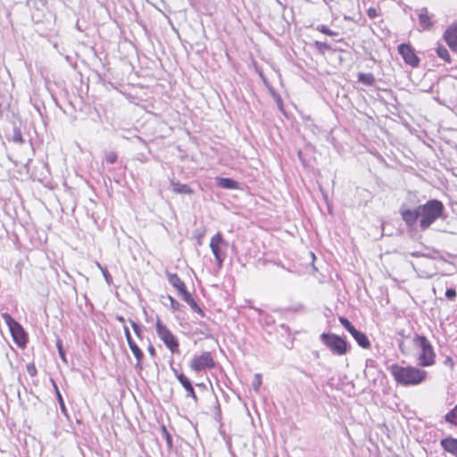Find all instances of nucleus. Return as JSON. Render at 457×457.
<instances>
[{
	"instance_id": "1",
	"label": "nucleus",
	"mask_w": 457,
	"mask_h": 457,
	"mask_svg": "<svg viewBox=\"0 0 457 457\" xmlns=\"http://www.w3.org/2000/svg\"><path fill=\"white\" fill-rule=\"evenodd\" d=\"M390 371L395 380L403 386H416L427 378V371L412 366L403 367L393 364Z\"/></svg>"
},
{
	"instance_id": "2",
	"label": "nucleus",
	"mask_w": 457,
	"mask_h": 457,
	"mask_svg": "<svg viewBox=\"0 0 457 457\" xmlns=\"http://www.w3.org/2000/svg\"><path fill=\"white\" fill-rule=\"evenodd\" d=\"M420 220V226L421 229H427L437 219L443 216L445 206L443 203L436 199L428 200L425 204L419 206Z\"/></svg>"
},
{
	"instance_id": "3",
	"label": "nucleus",
	"mask_w": 457,
	"mask_h": 457,
	"mask_svg": "<svg viewBox=\"0 0 457 457\" xmlns=\"http://www.w3.org/2000/svg\"><path fill=\"white\" fill-rule=\"evenodd\" d=\"M413 345L419 350L417 361L421 367H429L435 363L436 353L433 346L425 336L415 335Z\"/></svg>"
},
{
	"instance_id": "4",
	"label": "nucleus",
	"mask_w": 457,
	"mask_h": 457,
	"mask_svg": "<svg viewBox=\"0 0 457 457\" xmlns=\"http://www.w3.org/2000/svg\"><path fill=\"white\" fill-rule=\"evenodd\" d=\"M322 343L337 355H344L347 353V342L336 334L323 333L320 336Z\"/></svg>"
},
{
	"instance_id": "5",
	"label": "nucleus",
	"mask_w": 457,
	"mask_h": 457,
	"mask_svg": "<svg viewBox=\"0 0 457 457\" xmlns=\"http://www.w3.org/2000/svg\"><path fill=\"white\" fill-rule=\"evenodd\" d=\"M4 321L9 328V330L12 336L13 341L19 346H24L27 343L26 333L21 325L16 321L9 313H2Z\"/></svg>"
},
{
	"instance_id": "6",
	"label": "nucleus",
	"mask_w": 457,
	"mask_h": 457,
	"mask_svg": "<svg viewBox=\"0 0 457 457\" xmlns=\"http://www.w3.org/2000/svg\"><path fill=\"white\" fill-rule=\"evenodd\" d=\"M156 333L172 353H178L179 352L178 340L166 325L160 320V319H157L156 321Z\"/></svg>"
},
{
	"instance_id": "7",
	"label": "nucleus",
	"mask_w": 457,
	"mask_h": 457,
	"mask_svg": "<svg viewBox=\"0 0 457 457\" xmlns=\"http://www.w3.org/2000/svg\"><path fill=\"white\" fill-rule=\"evenodd\" d=\"M228 243L223 239L221 233H216L210 242V248L213 253L219 269L222 267L223 262L226 258V253L223 247H226Z\"/></svg>"
},
{
	"instance_id": "8",
	"label": "nucleus",
	"mask_w": 457,
	"mask_h": 457,
	"mask_svg": "<svg viewBox=\"0 0 457 457\" xmlns=\"http://www.w3.org/2000/svg\"><path fill=\"white\" fill-rule=\"evenodd\" d=\"M339 321L342 326L353 336L360 346L365 349L370 348V342L364 333L357 330L354 326L345 317H340Z\"/></svg>"
},
{
	"instance_id": "9",
	"label": "nucleus",
	"mask_w": 457,
	"mask_h": 457,
	"mask_svg": "<svg viewBox=\"0 0 457 457\" xmlns=\"http://www.w3.org/2000/svg\"><path fill=\"white\" fill-rule=\"evenodd\" d=\"M189 366L193 370L199 372L204 370L214 368L215 361L210 352H204L201 355L195 356L191 360Z\"/></svg>"
},
{
	"instance_id": "10",
	"label": "nucleus",
	"mask_w": 457,
	"mask_h": 457,
	"mask_svg": "<svg viewBox=\"0 0 457 457\" xmlns=\"http://www.w3.org/2000/svg\"><path fill=\"white\" fill-rule=\"evenodd\" d=\"M398 52L402 55V57L403 58L404 62L407 64H409L412 67H417L419 65L420 59L415 54L413 49L411 48V46L410 45H407V44L399 45Z\"/></svg>"
},
{
	"instance_id": "11",
	"label": "nucleus",
	"mask_w": 457,
	"mask_h": 457,
	"mask_svg": "<svg viewBox=\"0 0 457 457\" xmlns=\"http://www.w3.org/2000/svg\"><path fill=\"white\" fill-rule=\"evenodd\" d=\"M444 37L449 47L457 52V22H454L445 30Z\"/></svg>"
},
{
	"instance_id": "12",
	"label": "nucleus",
	"mask_w": 457,
	"mask_h": 457,
	"mask_svg": "<svg viewBox=\"0 0 457 457\" xmlns=\"http://www.w3.org/2000/svg\"><path fill=\"white\" fill-rule=\"evenodd\" d=\"M173 371H174L178 380L180 382L182 386L187 391V397H191L194 399L195 402H197L198 398L195 395V389H194L189 378H187L183 373H179L176 370H173Z\"/></svg>"
},
{
	"instance_id": "13",
	"label": "nucleus",
	"mask_w": 457,
	"mask_h": 457,
	"mask_svg": "<svg viewBox=\"0 0 457 457\" xmlns=\"http://www.w3.org/2000/svg\"><path fill=\"white\" fill-rule=\"evenodd\" d=\"M401 215L408 226H413L417 222L418 219L420 218L419 206L414 210H401Z\"/></svg>"
},
{
	"instance_id": "14",
	"label": "nucleus",
	"mask_w": 457,
	"mask_h": 457,
	"mask_svg": "<svg viewBox=\"0 0 457 457\" xmlns=\"http://www.w3.org/2000/svg\"><path fill=\"white\" fill-rule=\"evenodd\" d=\"M440 445L445 452L457 456V438L452 436L443 438Z\"/></svg>"
},
{
	"instance_id": "15",
	"label": "nucleus",
	"mask_w": 457,
	"mask_h": 457,
	"mask_svg": "<svg viewBox=\"0 0 457 457\" xmlns=\"http://www.w3.org/2000/svg\"><path fill=\"white\" fill-rule=\"evenodd\" d=\"M419 23L422 29H428L433 26L431 18L428 15L427 8H422L419 13Z\"/></svg>"
},
{
	"instance_id": "16",
	"label": "nucleus",
	"mask_w": 457,
	"mask_h": 457,
	"mask_svg": "<svg viewBox=\"0 0 457 457\" xmlns=\"http://www.w3.org/2000/svg\"><path fill=\"white\" fill-rule=\"evenodd\" d=\"M217 186L225 189H237L239 183L229 178H217Z\"/></svg>"
},
{
	"instance_id": "17",
	"label": "nucleus",
	"mask_w": 457,
	"mask_h": 457,
	"mask_svg": "<svg viewBox=\"0 0 457 457\" xmlns=\"http://www.w3.org/2000/svg\"><path fill=\"white\" fill-rule=\"evenodd\" d=\"M166 277L170 284H171L179 292L182 291L186 287L185 283L176 273H170L166 271Z\"/></svg>"
},
{
	"instance_id": "18",
	"label": "nucleus",
	"mask_w": 457,
	"mask_h": 457,
	"mask_svg": "<svg viewBox=\"0 0 457 457\" xmlns=\"http://www.w3.org/2000/svg\"><path fill=\"white\" fill-rule=\"evenodd\" d=\"M172 190L177 194L192 195L193 189L186 184H180L179 182L171 181Z\"/></svg>"
},
{
	"instance_id": "19",
	"label": "nucleus",
	"mask_w": 457,
	"mask_h": 457,
	"mask_svg": "<svg viewBox=\"0 0 457 457\" xmlns=\"http://www.w3.org/2000/svg\"><path fill=\"white\" fill-rule=\"evenodd\" d=\"M358 81L362 83L363 85L372 87L376 83V79L371 73H359L358 74Z\"/></svg>"
},
{
	"instance_id": "20",
	"label": "nucleus",
	"mask_w": 457,
	"mask_h": 457,
	"mask_svg": "<svg viewBox=\"0 0 457 457\" xmlns=\"http://www.w3.org/2000/svg\"><path fill=\"white\" fill-rule=\"evenodd\" d=\"M445 420L447 423L457 427V404L445 414Z\"/></svg>"
},
{
	"instance_id": "21",
	"label": "nucleus",
	"mask_w": 457,
	"mask_h": 457,
	"mask_svg": "<svg viewBox=\"0 0 457 457\" xmlns=\"http://www.w3.org/2000/svg\"><path fill=\"white\" fill-rule=\"evenodd\" d=\"M53 382V385H54V387L55 389V392H56V396H57V400H58V403L60 404V408H61V411L64 414V415H67V410H66V407H65V404H64V401H63V398L57 387V385L55 384V382L54 380H52Z\"/></svg>"
},
{
	"instance_id": "22",
	"label": "nucleus",
	"mask_w": 457,
	"mask_h": 457,
	"mask_svg": "<svg viewBox=\"0 0 457 457\" xmlns=\"http://www.w3.org/2000/svg\"><path fill=\"white\" fill-rule=\"evenodd\" d=\"M436 54L437 55L445 60V62H450V54L448 50L444 46H438L436 48Z\"/></svg>"
},
{
	"instance_id": "23",
	"label": "nucleus",
	"mask_w": 457,
	"mask_h": 457,
	"mask_svg": "<svg viewBox=\"0 0 457 457\" xmlns=\"http://www.w3.org/2000/svg\"><path fill=\"white\" fill-rule=\"evenodd\" d=\"M129 323H130V325H131V327H132L136 336L139 339H141L143 337V329H142V328L137 322H135L132 320H129Z\"/></svg>"
},
{
	"instance_id": "24",
	"label": "nucleus",
	"mask_w": 457,
	"mask_h": 457,
	"mask_svg": "<svg viewBox=\"0 0 457 457\" xmlns=\"http://www.w3.org/2000/svg\"><path fill=\"white\" fill-rule=\"evenodd\" d=\"M133 355L135 356V358L137 360V363L135 366L136 369L141 370H142V361L144 359V353H143L142 350H139Z\"/></svg>"
},
{
	"instance_id": "25",
	"label": "nucleus",
	"mask_w": 457,
	"mask_h": 457,
	"mask_svg": "<svg viewBox=\"0 0 457 457\" xmlns=\"http://www.w3.org/2000/svg\"><path fill=\"white\" fill-rule=\"evenodd\" d=\"M262 385V375L261 374H255L253 380L252 382V387L255 392L259 391V388Z\"/></svg>"
},
{
	"instance_id": "26",
	"label": "nucleus",
	"mask_w": 457,
	"mask_h": 457,
	"mask_svg": "<svg viewBox=\"0 0 457 457\" xmlns=\"http://www.w3.org/2000/svg\"><path fill=\"white\" fill-rule=\"evenodd\" d=\"M187 304L191 307V309L194 311V312H196L197 313H199L201 316H204V312L203 310L198 306V304L196 303V302L193 299L192 301L188 302Z\"/></svg>"
},
{
	"instance_id": "27",
	"label": "nucleus",
	"mask_w": 457,
	"mask_h": 457,
	"mask_svg": "<svg viewBox=\"0 0 457 457\" xmlns=\"http://www.w3.org/2000/svg\"><path fill=\"white\" fill-rule=\"evenodd\" d=\"M318 30L328 35V36H334V35H337V32L335 31H332L331 29H329L327 26L325 25H320L319 26L318 28Z\"/></svg>"
},
{
	"instance_id": "28",
	"label": "nucleus",
	"mask_w": 457,
	"mask_h": 457,
	"mask_svg": "<svg viewBox=\"0 0 457 457\" xmlns=\"http://www.w3.org/2000/svg\"><path fill=\"white\" fill-rule=\"evenodd\" d=\"M182 295V299L187 303L188 302L193 300V297L189 292L187 291V288H183L182 291L179 292Z\"/></svg>"
},
{
	"instance_id": "29",
	"label": "nucleus",
	"mask_w": 457,
	"mask_h": 457,
	"mask_svg": "<svg viewBox=\"0 0 457 457\" xmlns=\"http://www.w3.org/2000/svg\"><path fill=\"white\" fill-rule=\"evenodd\" d=\"M105 160L109 163H114L117 161V154L115 152H109L106 154Z\"/></svg>"
},
{
	"instance_id": "30",
	"label": "nucleus",
	"mask_w": 457,
	"mask_h": 457,
	"mask_svg": "<svg viewBox=\"0 0 457 457\" xmlns=\"http://www.w3.org/2000/svg\"><path fill=\"white\" fill-rule=\"evenodd\" d=\"M315 46L320 51L330 50V46L325 42L316 41Z\"/></svg>"
},
{
	"instance_id": "31",
	"label": "nucleus",
	"mask_w": 457,
	"mask_h": 457,
	"mask_svg": "<svg viewBox=\"0 0 457 457\" xmlns=\"http://www.w3.org/2000/svg\"><path fill=\"white\" fill-rule=\"evenodd\" d=\"M445 296H446L449 300H451V301L454 300V299H455V297H456V291H455V289H453V288H448V289H446V291H445Z\"/></svg>"
},
{
	"instance_id": "32",
	"label": "nucleus",
	"mask_w": 457,
	"mask_h": 457,
	"mask_svg": "<svg viewBox=\"0 0 457 457\" xmlns=\"http://www.w3.org/2000/svg\"><path fill=\"white\" fill-rule=\"evenodd\" d=\"M128 345L133 354L141 350L134 340H130Z\"/></svg>"
},
{
	"instance_id": "33",
	"label": "nucleus",
	"mask_w": 457,
	"mask_h": 457,
	"mask_svg": "<svg viewBox=\"0 0 457 457\" xmlns=\"http://www.w3.org/2000/svg\"><path fill=\"white\" fill-rule=\"evenodd\" d=\"M444 365H445V366L449 367V368H450V370H453V368H454V361H453V358H452V357H450V356H447V357L444 360Z\"/></svg>"
},
{
	"instance_id": "34",
	"label": "nucleus",
	"mask_w": 457,
	"mask_h": 457,
	"mask_svg": "<svg viewBox=\"0 0 457 457\" xmlns=\"http://www.w3.org/2000/svg\"><path fill=\"white\" fill-rule=\"evenodd\" d=\"M56 345L58 348V353H59L60 357L62 358V361H66L65 353H64V351L62 349V343L60 340L57 341Z\"/></svg>"
},
{
	"instance_id": "35",
	"label": "nucleus",
	"mask_w": 457,
	"mask_h": 457,
	"mask_svg": "<svg viewBox=\"0 0 457 457\" xmlns=\"http://www.w3.org/2000/svg\"><path fill=\"white\" fill-rule=\"evenodd\" d=\"M123 331L128 343L130 342V340H133L129 328L127 325L123 326Z\"/></svg>"
},
{
	"instance_id": "36",
	"label": "nucleus",
	"mask_w": 457,
	"mask_h": 457,
	"mask_svg": "<svg viewBox=\"0 0 457 457\" xmlns=\"http://www.w3.org/2000/svg\"><path fill=\"white\" fill-rule=\"evenodd\" d=\"M102 273H103V276L104 277V279L107 282V284L110 285L112 283V277L109 274V272L107 271V270L102 269Z\"/></svg>"
},
{
	"instance_id": "37",
	"label": "nucleus",
	"mask_w": 457,
	"mask_h": 457,
	"mask_svg": "<svg viewBox=\"0 0 457 457\" xmlns=\"http://www.w3.org/2000/svg\"><path fill=\"white\" fill-rule=\"evenodd\" d=\"M169 301L170 303L171 309L174 311L179 309V303L172 296H169Z\"/></svg>"
},
{
	"instance_id": "38",
	"label": "nucleus",
	"mask_w": 457,
	"mask_h": 457,
	"mask_svg": "<svg viewBox=\"0 0 457 457\" xmlns=\"http://www.w3.org/2000/svg\"><path fill=\"white\" fill-rule=\"evenodd\" d=\"M27 371L31 377H34L37 374V370L33 364H29L27 366Z\"/></svg>"
},
{
	"instance_id": "39",
	"label": "nucleus",
	"mask_w": 457,
	"mask_h": 457,
	"mask_svg": "<svg viewBox=\"0 0 457 457\" xmlns=\"http://www.w3.org/2000/svg\"><path fill=\"white\" fill-rule=\"evenodd\" d=\"M162 431L165 434V437H166V441H167L168 445L170 447H171L172 446V441H171L170 436L169 435L167 429L164 427L162 428Z\"/></svg>"
},
{
	"instance_id": "40",
	"label": "nucleus",
	"mask_w": 457,
	"mask_h": 457,
	"mask_svg": "<svg viewBox=\"0 0 457 457\" xmlns=\"http://www.w3.org/2000/svg\"><path fill=\"white\" fill-rule=\"evenodd\" d=\"M367 14L370 19H373L377 16V10L375 8H369L367 11Z\"/></svg>"
},
{
	"instance_id": "41",
	"label": "nucleus",
	"mask_w": 457,
	"mask_h": 457,
	"mask_svg": "<svg viewBox=\"0 0 457 457\" xmlns=\"http://www.w3.org/2000/svg\"><path fill=\"white\" fill-rule=\"evenodd\" d=\"M13 140H14L15 142H20V143H21V142H22V137H21V133H20V132H18V133H16V134L14 135V137H13Z\"/></svg>"
},
{
	"instance_id": "42",
	"label": "nucleus",
	"mask_w": 457,
	"mask_h": 457,
	"mask_svg": "<svg viewBox=\"0 0 457 457\" xmlns=\"http://www.w3.org/2000/svg\"><path fill=\"white\" fill-rule=\"evenodd\" d=\"M147 350H148L149 353H150L152 356H154V355H155V349H154V347L152 345H150L148 346V349H147Z\"/></svg>"
},
{
	"instance_id": "43",
	"label": "nucleus",
	"mask_w": 457,
	"mask_h": 457,
	"mask_svg": "<svg viewBox=\"0 0 457 457\" xmlns=\"http://www.w3.org/2000/svg\"><path fill=\"white\" fill-rule=\"evenodd\" d=\"M116 320L120 322L123 326L126 325V320L122 316H117Z\"/></svg>"
},
{
	"instance_id": "44",
	"label": "nucleus",
	"mask_w": 457,
	"mask_h": 457,
	"mask_svg": "<svg viewBox=\"0 0 457 457\" xmlns=\"http://www.w3.org/2000/svg\"><path fill=\"white\" fill-rule=\"evenodd\" d=\"M97 267L102 270V269H105L104 267H103L99 262L96 263Z\"/></svg>"
},
{
	"instance_id": "45",
	"label": "nucleus",
	"mask_w": 457,
	"mask_h": 457,
	"mask_svg": "<svg viewBox=\"0 0 457 457\" xmlns=\"http://www.w3.org/2000/svg\"><path fill=\"white\" fill-rule=\"evenodd\" d=\"M303 306L302 304H300V305L298 306V308H299V309H303Z\"/></svg>"
}]
</instances>
